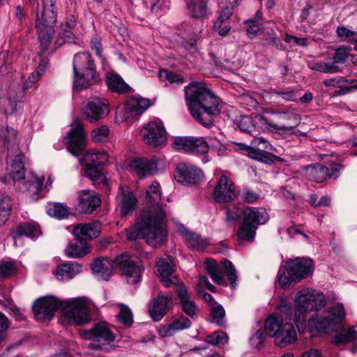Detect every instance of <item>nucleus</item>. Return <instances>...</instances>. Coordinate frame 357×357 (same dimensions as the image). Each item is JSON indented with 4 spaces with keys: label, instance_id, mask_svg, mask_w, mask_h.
I'll return each instance as SVG.
<instances>
[{
    "label": "nucleus",
    "instance_id": "1",
    "mask_svg": "<svg viewBox=\"0 0 357 357\" xmlns=\"http://www.w3.org/2000/svg\"><path fill=\"white\" fill-rule=\"evenodd\" d=\"M146 208L141 219L129 229L126 236L130 241L145 239L147 243L156 247L166 241L167 231L163 222L167 215L165 206L160 204L161 192L159 183L153 182L146 190Z\"/></svg>",
    "mask_w": 357,
    "mask_h": 357
},
{
    "label": "nucleus",
    "instance_id": "2",
    "mask_svg": "<svg viewBox=\"0 0 357 357\" xmlns=\"http://www.w3.org/2000/svg\"><path fill=\"white\" fill-rule=\"evenodd\" d=\"M186 104L192 117L206 128L213 124L212 117L218 116L223 107L221 99L215 96L203 82H192L185 88Z\"/></svg>",
    "mask_w": 357,
    "mask_h": 357
},
{
    "label": "nucleus",
    "instance_id": "3",
    "mask_svg": "<svg viewBox=\"0 0 357 357\" xmlns=\"http://www.w3.org/2000/svg\"><path fill=\"white\" fill-rule=\"evenodd\" d=\"M114 268H119L127 282L132 284L139 282L144 270L134 257L127 254H121L114 260L107 257L98 258L91 264V269L98 278L106 281L111 278Z\"/></svg>",
    "mask_w": 357,
    "mask_h": 357
},
{
    "label": "nucleus",
    "instance_id": "4",
    "mask_svg": "<svg viewBox=\"0 0 357 357\" xmlns=\"http://www.w3.org/2000/svg\"><path fill=\"white\" fill-rule=\"evenodd\" d=\"M295 308L294 321L300 331L306 322V314L311 311H319L326 305L323 293L305 289L299 291L294 299Z\"/></svg>",
    "mask_w": 357,
    "mask_h": 357
},
{
    "label": "nucleus",
    "instance_id": "5",
    "mask_svg": "<svg viewBox=\"0 0 357 357\" xmlns=\"http://www.w3.org/2000/svg\"><path fill=\"white\" fill-rule=\"evenodd\" d=\"M73 88L86 89L99 81V75L92 56L88 52L76 54L73 63Z\"/></svg>",
    "mask_w": 357,
    "mask_h": 357
},
{
    "label": "nucleus",
    "instance_id": "6",
    "mask_svg": "<svg viewBox=\"0 0 357 357\" xmlns=\"http://www.w3.org/2000/svg\"><path fill=\"white\" fill-rule=\"evenodd\" d=\"M244 218L237 231L240 241H254L259 225L265 224L269 216L264 208L248 207L244 210Z\"/></svg>",
    "mask_w": 357,
    "mask_h": 357
},
{
    "label": "nucleus",
    "instance_id": "7",
    "mask_svg": "<svg viewBox=\"0 0 357 357\" xmlns=\"http://www.w3.org/2000/svg\"><path fill=\"white\" fill-rule=\"evenodd\" d=\"M56 22V9L42 8L41 10H38L36 12V29L42 52L47 50L51 43Z\"/></svg>",
    "mask_w": 357,
    "mask_h": 357
},
{
    "label": "nucleus",
    "instance_id": "8",
    "mask_svg": "<svg viewBox=\"0 0 357 357\" xmlns=\"http://www.w3.org/2000/svg\"><path fill=\"white\" fill-rule=\"evenodd\" d=\"M62 316L68 324L84 325L90 322L91 317L84 298H75L62 301Z\"/></svg>",
    "mask_w": 357,
    "mask_h": 357
},
{
    "label": "nucleus",
    "instance_id": "9",
    "mask_svg": "<svg viewBox=\"0 0 357 357\" xmlns=\"http://www.w3.org/2000/svg\"><path fill=\"white\" fill-rule=\"evenodd\" d=\"M345 317L343 307L336 305L331 307L324 316L317 315L309 319V325L318 332L329 333L338 331L342 328V321Z\"/></svg>",
    "mask_w": 357,
    "mask_h": 357
},
{
    "label": "nucleus",
    "instance_id": "10",
    "mask_svg": "<svg viewBox=\"0 0 357 357\" xmlns=\"http://www.w3.org/2000/svg\"><path fill=\"white\" fill-rule=\"evenodd\" d=\"M205 268L213 281L220 285H226L227 282L225 279L222 271L227 275L230 285L235 288L237 285V273L234 264L227 259L221 261L218 264L213 259H208L204 263Z\"/></svg>",
    "mask_w": 357,
    "mask_h": 357
},
{
    "label": "nucleus",
    "instance_id": "11",
    "mask_svg": "<svg viewBox=\"0 0 357 357\" xmlns=\"http://www.w3.org/2000/svg\"><path fill=\"white\" fill-rule=\"evenodd\" d=\"M279 119L287 121V125L279 126L276 123H271L267 118L263 116H257L255 121L259 123L261 126H266L270 131L280 135L292 132L294 128L297 127L301 121V116L292 112L280 113Z\"/></svg>",
    "mask_w": 357,
    "mask_h": 357
},
{
    "label": "nucleus",
    "instance_id": "12",
    "mask_svg": "<svg viewBox=\"0 0 357 357\" xmlns=\"http://www.w3.org/2000/svg\"><path fill=\"white\" fill-rule=\"evenodd\" d=\"M64 142L68 151L74 156L82 154L86 147V132L83 124L75 119L72 123V128L64 138Z\"/></svg>",
    "mask_w": 357,
    "mask_h": 357
},
{
    "label": "nucleus",
    "instance_id": "13",
    "mask_svg": "<svg viewBox=\"0 0 357 357\" xmlns=\"http://www.w3.org/2000/svg\"><path fill=\"white\" fill-rule=\"evenodd\" d=\"M144 141L151 146L157 147L167 140L166 131L160 120H154L148 123L140 131Z\"/></svg>",
    "mask_w": 357,
    "mask_h": 357
},
{
    "label": "nucleus",
    "instance_id": "14",
    "mask_svg": "<svg viewBox=\"0 0 357 357\" xmlns=\"http://www.w3.org/2000/svg\"><path fill=\"white\" fill-rule=\"evenodd\" d=\"M62 306V301L56 297L49 296L37 299L33 304V310L37 319H50L59 307Z\"/></svg>",
    "mask_w": 357,
    "mask_h": 357
},
{
    "label": "nucleus",
    "instance_id": "15",
    "mask_svg": "<svg viewBox=\"0 0 357 357\" xmlns=\"http://www.w3.org/2000/svg\"><path fill=\"white\" fill-rule=\"evenodd\" d=\"M213 195L217 203L224 204L234 201L236 194L232 180L225 175L221 176L214 188Z\"/></svg>",
    "mask_w": 357,
    "mask_h": 357
},
{
    "label": "nucleus",
    "instance_id": "16",
    "mask_svg": "<svg viewBox=\"0 0 357 357\" xmlns=\"http://www.w3.org/2000/svg\"><path fill=\"white\" fill-rule=\"evenodd\" d=\"M109 112V103L106 99L93 97L84 108V115L91 122H96L107 115Z\"/></svg>",
    "mask_w": 357,
    "mask_h": 357
},
{
    "label": "nucleus",
    "instance_id": "17",
    "mask_svg": "<svg viewBox=\"0 0 357 357\" xmlns=\"http://www.w3.org/2000/svg\"><path fill=\"white\" fill-rule=\"evenodd\" d=\"M285 268L287 273L291 274L299 282L312 273L313 263L309 258H296L287 261Z\"/></svg>",
    "mask_w": 357,
    "mask_h": 357
},
{
    "label": "nucleus",
    "instance_id": "18",
    "mask_svg": "<svg viewBox=\"0 0 357 357\" xmlns=\"http://www.w3.org/2000/svg\"><path fill=\"white\" fill-rule=\"evenodd\" d=\"M175 179L183 185L195 184L203 178L202 172L192 165L181 162L176 167Z\"/></svg>",
    "mask_w": 357,
    "mask_h": 357
},
{
    "label": "nucleus",
    "instance_id": "19",
    "mask_svg": "<svg viewBox=\"0 0 357 357\" xmlns=\"http://www.w3.org/2000/svg\"><path fill=\"white\" fill-rule=\"evenodd\" d=\"M80 335L83 339L96 342H112L116 337L108 324L105 321L96 324L93 328L82 331Z\"/></svg>",
    "mask_w": 357,
    "mask_h": 357
},
{
    "label": "nucleus",
    "instance_id": "20",
    "mask_svg": "<svg viewBox=\"0 0 357 357\" xmlns=\"http://www.w3.org/2000/svg\"><path fill=\"white\" fill-rule=\"evenodd\" d=\"M158 266V271L161 277V282L165 287H169L172 284L178 285V278L172 275L174 271V264L173 263L172 257L170 256H165V257L159 258L156 262Z\"/></svg>",
    "mask_w": 357,
    "mask_h": 357
},
{
    "label": "nucleus",
    "instance_id": "21",
    "mask_svg": "<svg viewBox=\"0 0 357 357\" xmlns=\"http://www.w3.org/2000/svg\"><path fill=\"white\" fill-rule=\"evenodd\" d=\"M172 306L171 296L159 295L149 306L150 316L154 321H160Z\"/></svg>",
    "mask_w": 357,
    "mask_h": 357
},
{
    "label": "nucleus",
    "instance_id": "22",
    "mask_svg": "<svg viewBox=\"0 0 357 357\" xmlns=\"http://www.w3.org/2000/svg\"><path fill=\"white\" fill-rule=\"evenodd\" d=\"M116 199L121 208V213L123 215H128L137 206V198L127 186H121L119 188Z\"/></svg>",
    "mask_w": 357,
    "mask_h": 357
},
{
    "label": "nucleus",
    "instance_id": "23",
    "mask_svg": "<svg viewBox=\"0 0 357 357\" xmlns=\"http://www.w3.org/2000/svg\"><path fill=\"white\" fill-rule=\"evenodd\" d=\"M78 207L83 213H91L101 203L100 197L91 190H82L79 193Z\"/></svg>",
    "mask_w": 357,
    "mask_h": 357
},
{
    "label": "nucleus",
    "instance_id": "24",
    "mask_svg": "<svg viewBox=\"0 0 357 357\" xmlns=\"http://www.w3.org/2000/svg\"><path fill=\"white\" fill-rule=\"evenodd\" d=\"M130 167L140 178L151 176L157 172L155 162L147 158H136L131 160Z\"/></svg>",
    "mask_w": 357,
    "mask_h": 357
},
{
    "label": "nucleus",
    "instance_id": "25",
    "mask_svg": "<svg viewBox=\"0 0 357 357\" xmlns=\"http://www.w3.org/2000/svg\"><path fill=\"white\" fill-rule=\"evenodd\" d=\"M101 232V225L99 222L91 223H82L76 225L73 230V234L75 238L90 240L98 236Z\"/></svg>",
    "mask_w": 357,
    "mask_h": 357
},
{
    "label": "nucleus",
    "instance_id": "26",
    "mask_svg": "<svg viewBox=\"0 0 357 357\" xmlns=\"http://www.w3.org/2000/svg\"><path fill=\"white\" fill-rule=\"evenodd\" d=\"M150 102L148 99L142 98H132L128 100L124 107L125 115L136 118L141 115L149 107Z\"/></svg>",
    "mask_w": 357,
    "mask_h": 357
},
{
    "label": "nucleus",
    "instance_id": "27",
    "mask_svg": "<svg viewBox=\"0 0 357 357\" xmlns=\"http://www.w3.org/2000/svg\"><path fill=\"white\" fill-rule=\"evenodd\" d=\"M297 340V334L292 324L286 322L276 335L275 344L280 347H285Z\"/></svg>",
    "mask_w": 357,
    "mask_h": 357
},
{
    "label": "nucleus",
    "instance_id": "28",
    "mask_svg": "<svg viewBox=\"0 0 357 357\" xmlns=\"http://www.w3.org/2000/svg\"><path fill=\"white\" fill-rule=\"evenodd\" d=\"M176 291L184 312L189 317H194L197 313V308L195 303L190 300L188 290L183 283H181L177 286Z\"/></svg>",
    "mask_w": 357,
    "mask_h": 357
},
{
    "label": "nucleus",
    "instance_id": "29",
    "mask_svg": "<svg viewBox=\"0 0 357 357\" xmlns=\"http://www.w3.org/2000/svg\"><path fill=\"white\" fill-rule=\"evenodd\" d=\"M81 271V264L76 262H68L59 266L54 272V275L59 280H68Z\"/></svg>",
    "mask_w": 357,
    "mask_h": 357
},
{
    "label": "nucleus",
    "instance_id": "30",
    "mask_svg": "<svg viewBox=\"0 0 357 357\" xmlns=\"http://www.w3.org/2000/svg\"><path fill=\"white\" fill-rule=\"evenodd\" d=\"M208 0H190L187 8L190 15L193 18H206L210 15L208 7Z\"/></svg>",
    "mask_w": 357,
    "mask_h": 357
},
{
    "label": "nucleus",
    "instance_id": "31",
    "mask_svg": "<svg viewBox=\"0 0 357 357\" xmlns=\"http://www.w3.org/2000/svg\"><path fill=\"white\" fill-rule=\"evenodd\" d=\"M44 179V176H36L32 174L26 181H24L23 185L24 188L27 190L29 196L32 199H37L40 196H43V190L42 187Z\"/></svg>",
    "mask_w": 357,
    "mask_h": 357
},
{
    "label": "nucleus",
    "instance_id": "32",
    "mask_svg": "<svg viewBox=\"0 0 357 357\" xmlns=\"http://www.w3.org/2000/svg\"><path fill=\"white\" fill-rule=\"evenodd\" d=\"M303 172L307 179L321 183L327 178L328 167L321 164H314L305 167Z\"/></svg>",
    "mask_w": 357,
    "mask_h": 357
},
{
    "label": "nucleus",
    "instance_id": "33",
    "mask_svg": "<svg viewBox=\"0 0 357 357\" xmlns=\"http://www.w3.org/2000/svg\"><path fill=\"white\" fill-rule=\"evenodd\" d=\"M40 234L41 232L38 225L34 222L20 224L11 232V235L14 239L22 236L33 238L38 236Z\"/></svg>",
    "mask_w": 357,
    "mask_h": 357
},
{
    "label": "nucleus",
    "instance_id": "34",
    "mask_svg": "<svg viewBox=\"0 0 357 357\" xmlns=\"http://www.w3.org/2000/svg\"><path fill=\"white\" fill-rule=\"evenodd\" d=\"M190 326L191 321L190 319L185 317H181L161 328L159 332L162 336H172L175 332L188 328Z\"/></svg>",
    "mask_w": 357,
    "mask_h": 357
},
{
    "label": "nucleus",
    "instance_id": "35",
    "mask_svg": "<svg viewBox=\"0 0 357 357\" xmlns=\"http://www.w3.org/2000/svg\"><path fill=\"white\" fill-rule=\"evenodd\" d=\"M89 252V246L83 239L77 238L69 243L65 250L66 255L69 258H78L86 255Z\"/></svg>",
    "mask_w": 357,
    "mask_h": 357
},
{
    "label": "nucleus",
    "instance_id": "36",
    "mask_svg": "<svg viewBox=\"0 0 357 357\" xmlns=\"http://www.w3.org/2000/svg\"><path fill=\"white\" fill-rule=\"evenodd\" d=\"M108 88L116 93H123L130 91V86L116 73H108L106 78Z\"/></svg>",
    "mask_w": 357,
    "mask_h": 357
},
{
    "label": "nucleus",
    "instance_id": "37",
    "mask_svg": "<svg viewBox=\"0 0 357 357\" xmlns=\"http://www.w3.org/2000/svg\"><path fill=\"white\" fill-rule=\"evenodd\" d=\"M108 161V154L105 151H89L84 157L85 165L102 167Z\"/></svg>",
    "mask_w": 357,
    "mask_h": 357
},
{
    "label": "nucleus",
    "instance_id": "38",
    "mask_svg": "<svg viewBox=\"0 0 357 357\" xmlns=\"http://www.w3.org/2000/svg\"><path fill=\"white\" fill-rule=\"evenodd\" d=\"M284 323L283 319L275 315L269 316L265 321L264 328L267 335L276 338V335L279 333Z\"/></svg>",
    "mask_w": 357,
    "mask_h": 357
},
{
    "label": "nucleus",
    "instance_id": "39",
    "mask_svg": "<svg viewBox=\"0 0 357 357\" xmlns=\"http://www.w3.org/2000/svg\"><path fill=\"white\" fill-rule=\"evenodd\" d=\"M22 155H17L11 161L10 174L14 181L24 180V168Z\"/></svg>",
    "mask_w": 357,
    "mask_h": 357
},
{
    "label": "nucleus",
    "instance_id": "40",
    "mask_svg": "<svg viewBox=\"0 0 357 357\" xmlns=\"http://www.w3.org/2000/svg\"><path fill=\"white\" fill-rule=\"evenodd\" d=\"M21 98L22 91L20 88H10L8 91V98L6 99L8 105L4 108V113L8 114L17 112V104Z\"/></svg>",
    "mask_w": 357,
    "mask_h": 357
},
{
    "label": "nucleus",
    "instance_id": "41",
    "mask_svg": "<svg viewBox=\"0 0 357 357\" xmlns=\"http://www.w3.org/2000/svg\"><path fill=\"white\" fill-rule=\"evenodd\" d=\"M347 80L344 79L342 77H336L330 79H326L323 82L324 86L327 87H337L340 88V90L338 92L339 95H345L348 93L351 92L353 90L357 89L356 86H345V83Z\"/></svg>",
    "mask_w": 357,
    "mask_h": 357
},
{
    "label": "nucleus",
    "instance_id": "42",
    "mask_svg": "<svg viewBox=\"0 0 357 357\" xmlns=\"http://www.w3.org/2000/svg\"><path fill=\"white\" fill-rule=\"evenodd\" d=\"M357 339V326L350 327L347 330L341 331L333 337L335 345H341Z\"/></svg>",
    "mask_w": 357,
    "mask_h": 357
},
{
    "label": "nucleus",
    "instance_id": "43",
    "mask_svg": "<svg viewBox=\"0 0 357 357\" xmlns=\"http://www.w3.org/2000/svg\"><path fill=\"white\" fill-rule=\"evenodd\" d=\"M185 239L188 245L199 251L204 250L208 245L207 239L203 238L201 236L192 232L188 234Z\"/></svg>",
    "mask_w": 357,
    "mask_h": 357
},
{
    "label": "nucleus",
    "instance_id": "44",
    "mask_svg": "<svg viewBox=\"0 0 357 357\" xmlns=\"http://www.w3.org/2000/svg\"><path fill=\"white\" fill-rule=\"evenodd\" d=\"M240 149L247 151L250 158L263 162L264 163H270L273 162L270 155L265 154L266 152H261L253 147L240 144Z\"/></svg>",
    "mask_w": 357,
    "mask_h": 357
},
{
    "label": "nucleus",
    "instance_id": "45",
    "mask_svg": "<svg viewBox=\"0 0 357 357\" xmlns=\"http://www.w3.org/2000/svg\"><path fill=\"white\" fill-rule=\"evenodd\" d=\"M211 321L218 326H222L225 325V311L220 304L214 305L211 309Z\"/></svg>",
    "mask_w": 357,
    "mask_h": 357
},
{
    "label": "nucleus",
    "instance_id": "46",
    "mask_svg": "<svg viewBox=\"0 0 357 357\" xmlns=\"http://www.w3.org/2000/svg\"><path fill=\"white\" fill-rule=\"evenodd\" d=\"M190 152L195 154L206 153L208 152L209 145L203 137H191Z\"/></svg>",
    "mask_w": 357,
    "mask_h": 357
},
{
    "label": "nucleus",
    "instance_id": "47",
    "mask_svg": "<svg viewBox=\"0 0 357 357\" xmlns=\"http://www.w3.org/2000/svg\"><path fill=\"white\" fill-rule=\"evenodd\" d=\"M17 273V266L13 261H3L0 263V278L3 280L10 278Z\"/></svg>",
    "mask_w": 357,
    "mask_h": 357
},
{
    "label": "nucleus",
    "instance_id": "48",
    "mask_svg": "<svg viewBox=\"0 0 357 357\" xmlns=\"http://www.w3.org/2000/svg\"><path fill=\"white\" fill-rule=\"evenodd\" d=\"M47 213L57 219H63L68 217L69 210L66 206L63 204H54L47 209Z\"/></svg>",
    "mask_w": 357,
    "mask_h": 357
},
{
    "label": "nucleus",
    "instance_id": "49",
    "mask_svg": "<svg viewBox=\"0 0 357 357\" xmlns=\"http://www.w3.org/2000/svg\"><path fill=\"white\" fill-rule=\"evenodd\" d=\"M252 147L261 152L268 153L271 151H273V146L268 142L267 139L262 137H255L251 142Z\"/></svg>",
    "mask_w": 357,
    "mask_h": 357
},
{
    "label": "nucleus",
    "instance_id": "50",
    "mask_svg": "<svg viewBox=\"0 0 357 357\" xmlns=\"http://www.w3.org/2000/svg\"><path fill=\"white\" fill-rule=\"evenodd\" d=\"M158 77L161 81H168L169 83L183 82V79L181 75L165 69L159 70Z\"/></svg>",
    "mask_w": 357,
    "mask_h": 357
},
{
    "label": "nucleus",
    "instance_id": "51",
    "mask_svg": "<svg viewBox=\"0 0 357 357\" xmlns=\"http://www.w3.org/2000/svg\"><path fill=\"white\" fill-rule=\"evenodd\" d=\"M261 19V13L258 10L256 13L255 18L250 19L245 21V23L248 24L247 28V33L249 35L255 36L260 30L261 23L259 22Z\"/></svg>",
    "mask_w": 357,
    "mask_h": 357
},
{
    "label": "nucleus",
    "instance_id": "52",
    "mask_svg": "<svg viewBox=\"0 0 357 357\" xmlns=\"http://www.w3.org/2000/svg\"><path fill=\"white\" fill-rule=\"evenodd\" d=\"M257 115H256L253 119L250 116H245L241 118L238 121V127L239 128L245 132L250 133L252 135V132L255 131V124L257 123L255 121V118ZM257 124H259L257 123Z\"/></svg>",
    "mask_w": 357,
    "mask_h": 357
},
{
    "label": "nucleus",
    "instance_id": "53",
    "mask_svg": "<svg viewBox=\"0 0 357 357\" xmlns=\"http://www.w3.org/2000/svg\"><path fill=\"white\" fill-rule=\"evenodd\" d=\"M16 130L8 126L2 127L0 129V138L3 141L5 144L15 143L16 141Z\"/></svg>",
    "mask_w": 357,
    "mask_h": 357
},
{
    "label": "nucleus",
    "instance_id": "54",
    "mask_svg": "<svg viewBox=\"0 0 357 357\" xmlns=\"http://www.w3.org/2000/svg\"><path fill=\"white\" fill-rule=\"evenodd\" d=\"M11 202L9 197H5L0 200V221L4 224L10 215Z\"/></svg>",
    "mask_w": 357,
    "mask_h": 357
},
{
    "label": "nucleus",
    "instance_id": "55",
    "mask_svg": "<svg viewBox=\"0 0 357 357\" xmlns=\"http://www.w3.org/2000/svg\"><path fill=\"white\" fill-rule=\"evenodd\" d=\"M85 165L86 174L92 181H101L104 179L101 167L87 165Z\"/></svg>",
    "mask_w": 357,
    "mask_h": 357
},
{
    "label": "nucleus",
    "instance_id": "56",
    "mask_svg": "<svg viewBox=\"0 0 357 357\" xmlns=\"http://www.w3.org/2000/svg\"><path fill=\"white\" fill-rule=\"evenodd\" d=\"M191 143V137H185L176 138L172 144L176 150L190 152Z\"/></svg>",
    "mask_w": 357,
    "mask_h": 357
},
{
    "label": "nucleus",
    "instance_id": "57",
    "mask_svg": "<svg viewBox=\"0 0 357 357\" xmlns=\"http://www.w3.org/2000/svg\"><path fill=\"white\" fill-rule=\"evenodd\" d=\"M118 318L126 326H130L133 321L130 310L124 305H120V312L118 314Z\"/></svg>",
    "mask_w": 357,
    "mask_h": 357
},
{
    "label": "nucleus",
    "instance_id": "58",
    "mask_svg": "<svg viewBox=\"0 0 357 357\" xmlns=\"http://www.w3.org/2000/svg\"><path fill=\"white\" fill-rule=\"evenodd\" d=\"M109 135V129L106 126L93 130L91 132V138L96 142H105Z\"/></svg>",
    "mask_w": 357,
    "mask_h": 357
},
{
    "label": "nucleus",
    "instance_id": "59",
    "mask_svg": "<svg viewBox=\"0 0 357 357\" xmlns=\"http://www.w3.org/2000/svg\"><path fill=\"white\" fill-rule=\"evenodd\" d=\"M336 33L338 37L340 38L342 40H354V37L357 36V33L356 31L348 29L344 26H337Z\"/></svg>",
    "mask_w": 357,
    "mask_h": 357
},
{
    "label": "nucleus",
    "instance_id": "60",
    "mask_svg": "<svg viewBox=\"0 0 357 357\" xmlns=\"http://www.w3.org/2000/svg\"><path fill=\"white\" fill-rule=\"evenodd\" d=\"M207 342L211 344H220L227 342V335L222 331H217L206 338Z\"/></svg>",
    "mask_w": 357,
    "mask_h": 357
},
{
    "label": "nucleus",
    "instance_id": "61",
    "mask_svg": "<svg viewBox=\"0 0 357 357\" xmlns=\"http://www.w3.org/2000/svg\"><path fill=\"white\" fill-rule=\"evenodd\" d=\"M278 278V283L282 288H287L292 284L298 282V280H296V278L293 277L291 274L287 273L286 275L284 273H281L280 270L279 271Z\"/></svg>",
    "mask_w": 357,
    "mask_h": 357
},
{
    "label": "nucleus",
    "instance_id": "62",
    "mask_svg": "<svg viewBox=\"0 0 357 357\" xmlns=\"http://www.w3.org/2000/svg\"><path fill=\"white\" fill-rule=\"evenodd\" d=\"M347 56V49L344 47H340L335 49V54L333 56V61L336 65L338 66V64H342L345 63Z\"/></svg>",
    "mask_w": 357,
    "mask_h": 357
},
{
    "label": "nucleus",
    "instance_id": "63",
    "mask_svg": "<svg viewBox=\"0 0 357 357\" xmlns=\"http://www.w3.org/2000/svg\"><path fill=\"white\" fill-rule=\"evenodd\" d=\"M241 211L236 206H230L226 208V221L233 222L238 220L241 216Z\"/></svg>",
    "mask_w": 357,
    "mask_h": 357
},
{
    "label": "nucleus",
    "instance_id": "64",
    "mask_svg": "<svg viewBox=\"0 0 357 357\" xmlns=\"http://www.w3.org/2000/svg\"><path fill=\"white\" fill-rule=\"evenodd\" d=\"M74 39L75 36L71 31L63 29L62 31L59 33L56 43L61 45L65 43H72Z\"/></svg>",
    "mask_w": 357,
    "mask_h": 357
}]
</instances>
